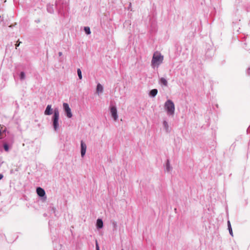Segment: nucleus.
<instances>
[{
  "label": "nucleus",
  "instance_id": "26",
  "mask_svg": "<svg viewBox=\"0 0 250 250\" xmlns=\"http://www.w3.org/2000/svg\"><path fill=\"white\" fill-rule=\"evenodd\" d=\"M6 131V129L5 128L3 130H2V134L3 133H5Z\"/></svg>",
  "mask_w": 250,
  "mask_h": 250
},
{
  "label": "nucleus",
  "instance_id": "20",
  "mask_svg": "<svg viewBox=\"0 0 250 250\" xmlns=\"http://www.w3.org/2000/svg\"><path fill=\"white\" fill-rule=\"evenodd\" d=\"M84 31L87 35H89L91 33L90 29L89 27H84Z\"/></svg>",
  "mask_w": 250,
  "mask_h": 250
},
{
  "label": "nucleus",
  "instance_id": "29",
  "mask_svg": "<svg viewBox=\"0 0 250 250\" xmlns=\"http://www.w3.org/2000/svg\"><path fill=\"white\" fill-rule=\"evenodd\" d=\"M35 22H37V23H39V22H40V20H37L35 21Z\"/></svg>",
  "mask_w": 250,
  "mask_h": 250
},
{
  "label": "nucleus",
  "instance_id": "14",
  "mask_svg": "<svg viewBox=\"0 0 250 250\" xmlns=\"http://www.w3.org/2000/svg\"><path fill=\"white\" fill-rule=\"evenodd\" d=\"M166 170L167 172L170 171L172 169V167L170 166V161L168 159H167V162H166Z\"/></svg>",
  "mask_w": 250,
  "mask_h": 250
},
{
  "label": "nucleus",
  "instance_id": "9",
  "mask_svg": "<svg viewBox=\"0 0 250 250\" xmlns=\"http://www.w3.org/2000/svg\"><path fill=\"white\" fill-rule=\"evenodd\" d=\"M51 107L52 106L51 104H48L47 105L44 112L45 115H50L53 113V109H52Z\"/></svg>",
  "mask_w": 250,
  "mask_h": 250
},
{
  "label": "nucleus",
  "instance_id": "19",
  "mask_svg": "<svg viewBox=\"0 0 250 250\" xmlns=\"http://www.w3.org/2000/svg\"><path fill=\"white\" fill-rule=\"evenodd\" d=\"M25 78V74L24 72L22 71L20 74V79L21 80H23Z\"/></svg>",
  "mask_w": 250,
  "mask_h": 250
},
{
  "label": "nucleus",
  "instance_id": "5",
  "mask_svg": "<svg viewBox=\"0 0 250 250\" xmlns=\"http://www.w3.org/2000/svg\"><path fill=\"white\" fill-rule=\"evenodd\" d=\"M63 108L64 109V111L65 113V114L66 116L68 118H70L72 117V114L71 112V110L70 108L69 107V104L67 103H63Z\"/></svg>",
  "mask_w": 250,
  "mask_h": 250
},
{
  "label": "nucleus",
  "instance_id": "23",
  "mask_svg": "<svg viewBox=\"0 0 250 250\" xmlns=\"http://www.w3.org/2000/svg\"><path fill=\"white\" fill-rule=\"evenodd\" d=\"M96 250H100V247L97 240H96Z\"/></svg>",
  "mask_w": 250,
  "mask_h": 250
},
{
  "label": "nucleus",
  "instance_id": "30",
  "mask_svg": "<svg viewBox=\"0 0 250 250\" xmlns=\"http://www.w3.org/2000/svg\"><path fill=\"white\" fill-rule=\"evenodd\" d=\"M20 45V43L19 44H16V48Z\"/></svg>",
  "mask_w": 250,
  "mask_h": 250
},
{
  "label": "nucleus",
  "instance_id": "32",
  "mask_svg": "<svg viewBox=\"0 0 250 250\" xmlns=\"http://www.w3.org/2000/svg\"><path fill=\"white\" fill-rule=\"evenodd\" d=\"M122 250H124L123 249H122Z\"/></svg>",
  "mask_w": 250,
  "mask_h": 250
},
{
  "label": "nucleus",
  "instance_id": "17",
  "mask_svg": "<svg viewBox=\"0 0 250 250\" xmlns=\"http://www.w3.org/2000/svg\"><path fill=\"white\" fill-rule=\"evenodd\" d=\"M96 90L97 93H102L103 91V87L100 84L98 83L97 85Z\"/></svg>",
  "mask_w": 250,
  "mask_h": 250
},
{
  "label": "nucleus",
  "instance_id": "10",
  "mask_svg": "<svg viewBox=\"0 0 250 250\" xmlns=\"http://www.w3.org/2000/svg\"><path fill=\"white\" fill-rule=\"evenodd\" d=\"M163 126H164L166 132L169 133L170 132L171 129L169 127V125H168V123L167 122V121L166 120H164L163 121Z\"/></svg>",
  "mask_w": 250,
  "mask_h": 250
},
{
  "label": "nucleus",
  "instance_id": "16",
  "mask_svg": "<svg viewBox=\"0 0 250 250\" xmlns=\"http://www.w3.org/2000/svg\"><path fill=\"white\" fill-rule=\"evenodd\" d=\"M160 83L163 85H164V86H167V80L164 78H161L160 79Z\"/></svg>",
  "mask_w": 250,
  "mask_h": 250
},
{
  "label": "nucleus",
  "instance_id": "18",
  "mask_svg": "<svg viewBox=\"0 0 250 250\" xmlns=\"http://www.w3.org/2000/svg\"><path fill=\"white\" fill-rule=\"evenodd\" d=\"M227 225H228V229H229V234L231 236H233L232 229V228H231L230 222V221L229 220H228V222H227Z\"/></svg>",
  "mask_w": 250,
  "mask_h": 250
},
{
  "label": "nucleus",
  "instance_id": "3",
  "mask_svg": "<svg viewBox=\"0 0 250 250\" xmlns=\"http://www.w3.org/2000/svg\"><path fill=\"white\" fill-rule=\"evenodd\" d=\"M60 118V112L59 109L56 108L53 110V115L51 118V121L52 123V126L55 131L58 132L59 130V120Z\"/></svg>",
  "mask_w": 250,
  "mask_h": 250
},
{
  "label": "nucleus",
  "instance_id": "22",
  "mask_svg": "<svg viewBox=\"0 0 250 250\" xmlns=\"http://www.w3.org/2000/svg\"><path fill=\"white\" fill-rule=\"evenodd\" d=\"M3 148L5 151L8 152L9 150V146L7 144L5 143L3 144Z\"/></svg>",
  "mask_w": 250,
  "mask_h": 250
},
{
  "label": "nucleus",
  "instance_id": "8",
  "mask_svg": "<svg viewBox=\"0 0 250 250\" xmlns=\"http://www.w3.org/2000/svg\"><path fill=\"white\" fill-rule=\"evenodd\" d=\"M37 194L41 197L45 196V192L44 190L41 187H38L36 189Z\"/></svg>",
  "mask_w": 250,
  "mask_h": 250
},
{
  "label": "nucleus",
  "instance_id": "28",
  "mask_svg": "<svg viewBox=\"0 0 250 250\" xmlns=\"http://www.w3.org/2000/svg\"><path fill=\"white\" fill-rule=\"evenodd\" d=\"M58 54L59 56H61L62 55V53L61 52H59Z\"/></svg>",
  "mask_w": 250,
  "mask_h": 250
},
{
  "label": "nucleus",
  "instance_id": "11",
  "mask_svg": "<svg viewBox=\"0 0 250 250\" xmlns=\"http://www.w3.org/2000/svg\"><path fill=\"white\" fill-rule=\"evenodd\" d=\"M96 227L98 229H102L103 227V222L101 219L98 218L97 220Z\"/></svg>",
  "mask_w": 250,
  "mask_h": 250
},
{
  "label": "nucleus",
  "instance_id": "21",
  "mask_svg": "<svg viewBox=\"0 0 250 250\" xmlns=\"http://www.w3.org/2000/svg\"><path fill=\"white\" fill-rule=\"evenodd\" d=\"M77 74H78L79 79L81 80L82 79V71L80 68H78L77 69Z\"/></svg>",
  "mask_w": 250,
  "mask_h": 250
},
{
  "label": "nucleus",
  "instance_id": "13",
  "mask_svg": "<svg viewBox=\"0 0 250 250\" xmlns=\"http://www.w3.org/2000/svg\"><path fill=\"white\" fill-rule=\"evenodd\" d=\"M157 93H158V90L157 89H153L150 91L149 95V96L153 98L156 96Z\"/></svg>",
  "mask_w": 250,
  "mask_h": 250
},
{
  "label": "nucleus",
  "instance_id": "25",
  "mask_svg": "<svg viewBox=\"0 0 250 250\" xmlns=\"http://www.w3.org/2000/svg\"><path fill=\"white\" fill-rule=\"evenodd\" d=\"M1 128H2V127H0V136H2V130L1 129Z\"/></svg>",
  "mask_w": 250,
  "mask_h": 250
},
{
  "label": "nucleus",
  "instance_id": "31",
  "mask_svg": "<svg viewBox=\"0 0 250 250\" xmlns=\"http://www.w3.org/2000/svg\"><path fill=\"white\" fill-rule=\"evenodd\" d=\"M44 216H46L47 215V214L46 213H44V215H43Z\"/></svg>",
  "mask_w": 250,
  "mask_h": 250
},
{
  "label": "nucleus",
  "instance_id": "27",
  "mask_svg": "<svg viewBox=\"0 0 250 250\" xmlns=\"http://www.w3.org/2000/svg\"><path fill=\"white\" fill-rule=\"evenodd\" d=\"M3 177V175L2 174H0V180L2 179Z\"/></svg>",
  "mask_w": 250,
  "mask_h": 250
},
{
  "label": "nucleus",
  "instance_id": "12",
  "mask_svg": "<svg viewBox=\"0 0 250 250\" xmlns=\"http://www.w3.org/2000/svg\"><path fill=\"white\" fill-rule=\"evenodd\" d=\"M47 11L50 14H53L54 12L53 4H48L47 5Z\"/></svg>",
  "mask_w": 250,
  "mask_h": 250
},
{
  "label": "nucleus",
  "instance_id": "2",
  "mask_svg": "<svg viewBox=\"0 0 250 250\" xmlns=\"http://www.w3.org/2000/svg\"><path fill=\"white\" fill-rule=\"evenodd\" d=\"M164 60V56L159 52L156 51L154 53L151 62L152 68H158L162 63Z\"/></svg>",
  "mask_w": 250,
  "mask_h": 250
},
{
  "label": "nucleus",
  "instance_id": "4",
  "mask_svg": "<svg viewBox=\"0 0 250 250\" xmlns=\"http://www.w3.org/2000/svg\"><path fill=\"white\" fill-rule=\"evenodd\" d=\"M165 110L167 111V114L168 115L173 116L174 114L175 111V106L173 102L170 100H167L164 105Z\"/></svg>",
  "mask_w": 250,
  "mask_h": 250
},
{
  "label": "nucleus",
  "instance_id": "6",
  "mask_svg": "<svg viewBox=\"0 0 250 250\" xmlns=\"http://www.w3.org/2000/svg\"><path fill=\"white\" fill-rule=\"evenodd\" d=\"M110 110L112 117L115 121H116L118 117L116 107L115 106H111L110 107Z\"/></svg>",
  "mask_w": 250,
  "mask_h": 250
},
{
  "label": "nucleus",
  "instance_id": "15",
  "mask_svg": "<svg viewBox=\"0 0 250 250\" xmlns=\"http://www.w3.org/2000/svg\"><path fill=\"white\" fill-rule=\"evenodd\" d=\"M48 210H49V211L51 213H53V214H54L55 216H56V209L55 207H54V206H50L48 208Z\"/></svg>",
  "mask_w": 250,
  "mask_h": 250
},
{
  "label": "nucleus",
  "instance_id": "7",
  "mask_svg": "<svg viewBox=\"0 0 250 250\" xmlns=\"http://www.w3.org/2000/svg\"><path fill=\"white\" fill-rule=\"evenodd\" d=\"M86 145L83 141L81 142V156L83 157V156L85 154L86 150Z\"/></svg>",
  "mask_w": 250,
  "mask_h": 250
},
{
  "label": "nucleus",
  "instance_id": "1",
  "mask_svg": "<svg viewBox=\"0 0 250 250\" xmlns=\"http://www.w3.org/2000/svg\"><path fill=\"white\" fill-rule=\"evenodd\" d=\"M55 7L58 14L64 17L69 9L68 3L65 0H56Z\"/></svg>",
  "mask_w": 250,
  "mask_h": 250
},
{
  "label": "nucleus",
  "instance_id": "24",
  "mask_svg": "<svg viewBox=\"0 0 250 250\" xmlns=\"http://www.w3.org/2000/svg\"><path fill=\"white\" fill-rule=\"evenodd\" d=\"M247 74L250 75V67H249L247 70Z\"/></svg>",
  "mask_w": 250,
  "mask_h": 250
}]
</instances>
